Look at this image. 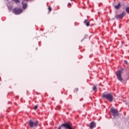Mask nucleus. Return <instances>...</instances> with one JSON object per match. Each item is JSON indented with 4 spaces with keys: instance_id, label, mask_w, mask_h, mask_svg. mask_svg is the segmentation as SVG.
Here are the masks:
<instances>
[{
    "instance_id": "nucleus-1",
    "label": "nucleus",
    "mask_w": 129,
    "mask_h": 129,
    "mask_svg": "<svg viewBox=\"0 0 129 129\" xmlns=\"http://www.w3.org/2000/svg\"><path fill=\"white\" fill-rule=\"evenodd\" d=\"M102 97L107 99L110 102H112L113 100V96L110 94H103Z\"/></svg>"
},
{
    "instance_id": "nucleus-2",
    "label": "nucleus",
    "mask_w": 129,
    "mask_h": 129,
    "mask_svg": "<svg viewBox=\"0 0 129 129\" xmlns=\"http://www.w3.org/2000/svg\"><path fill=\"white\" fill-rule=\"evenodd\" d=\"M58 129H73L72 125L69 123L62 124Z\"/></svg>"
},
{
    "instance_id": "nucleus-3",
    "label": "nucleus",
    "mask_w": 129,
    "mask_h": 129,
    "mask_svg": "<svg viewBox=\"0 0 129 129\" xmlns=\"http://www.w3.org/2000/svg\"><path fill=\"white\" fill-rule=\"evenodd\" d=\"M39 123V122L38 120H30L29 122V124L30 126V127H35L36 126H38V124Z\"/></svg>"
},
{
    "instance_id": "nucleus-4",
    "label": "nucleus",
    "mask_w": 129,
    "mask_h": 129,
    "mask_svg": "<svg viewBox=\"0 0 129 129\" xmlns=\"http://www.w3.org/2000/svg\"><path fill=\"white\" fill-rule=\"evenodd\" d=\"M121 71H118L116 72V75L117 76V78L118 80L120 81L121 82H122L123 81V79L122 77H121Z\"/></svg>"
},
{
    "instance_id": "nucleus-5",
    "label": "nucleus",
    "mask_w": 129,
    "mask_h": 129,
    "mask_svg": "<svg viewBox=\"0 0 129 129\" xmlns=\"http://www.w3.org/2000/svg\"><path fill=\"white\" fill-rule=\"evenodd\" d=\"M13 12L15 15H20L23 13V10L20 8H16L13 10Z\"/></svg>"
},
{
    "instance_id": "nucleus-6",
    "label": "nucleus",
    "mask_w": 129,
    "mask_h": 129,
    "mask_svg": "<svg viewBox=\"0 0 129 129\" xmlns=\"http://www.w3.org/2000/svg\"><path fill=\"white\" fill-rule=\"evenodd\" d=\"M111 112L112 113V115H113V116H118L119 113L117 110L113 108H111Z\"/></svg>"
},
{
    "instance_id": "nucleus-7",
    "label": "nucleus",
    "mask_w": 129,
    "mask_h": 129,
    "mask_svg": "<svg viewBox=\"0 0 129 129\" xmlns=\"http://www.w3.org/2000/svg\"><path fill=\"white\" fill-rule=\"evenodd\" d=\"M126 15L125 12H123L120 15H116L115 16V19H122L123 17H124Z\"/></svg>"
},
{
    "instance_id": "nucleus-8",
    "label": "nucleus",
    "mask_w": 129,
    "mask_h": 129,
    "mask_svg": "<svg viewBox=\"0 0 129 129\" xmlns=\"http://www.w3.org/2000/svg\"><path fill=\"white\" fill-rule=\"evenodd\" d=\"M95 126H96V123H95L94 121H92L90 123V128L93 129V128L95 127Z\"/></svg>"
},
{
    "instance_id": "nucleus-9",
    "label": "nucleus",
    "mask_w": 129,
    "mask_h": 129,
    "mask_svg": "<svg viewBox=\"0 0 129 129\" xmlns=\"http://www.w3.org/2000/svg\"><path fill=\"white\" fill-rule=\"evenodd\" d=\"M22 4L23 5V8L24 10H26L28 7V5H27V4H24V2L22 3Z\"/></svg>"
},
{
    "instance_id": "nucleus-10",
    "label": "nucleus",
    "mask_w": 129,
    "mask_h": 129,
    "mask_svg": "<svg viewBox=\"0 0 129 129\" xmlns=\"http://www.w3.org/2000/svg\"><path fill=\"white\" fill-rule=\"evenodd\" d=\"M121 5H120V3H118V5H116L115 6V8L116 9V10H118V9H119V8H120L121 7Z\"/></svg>"
},
{
    "instance_id": "nucleus-11",
    "label": "nucleus",
    "mask_w": 129,
    "mask_h": 129,
    "mask_svg": "<svg viewBox=\"0 0 129 129\" xmlns=\"http://www.w3.org/2000/svg\"><path fill=\"white\" fill-rule=\"evenodd\" d=\"M126 12L129 15V7H127L125 9Z\"/></svg>"
},
{
    "instance_id": "nucleus-12",
    "label": "nucleus",
    "mask_w": 129,
    "mask_h": 129,
    "mask_svg": "<svg viewBox=\"0 0 129 129\" xmlns=\"http://www.w3.org/2000/svg\"><path fill=\"white\" fill-rule=\"evenodd\" d=\"M97 89V88H96V86H93V90L94 91H96V90Z\"/></svg>"
},
{
    "instance_id": "nucleus-13",
    "label": "nucleus",
    "mask_w": 129,
    "mask_h": 129,
    "mask_svg": "<svg viewBox=\"0 0 129 129\" xmlns=\"http://www.w3.org/2000/svg\"><path fill=\"white\" fill-rule=\"evenodd\" d=\"M13 1L16 3V4H18V3L20 4V0H13Z\"/></svg>"
},
{
    "instance_id": "nucleus-14",
    "label": "nucleus",
    "mask_w": 129,
    "mask_h": 129,
    "mask_svg": "<svg viewBox=\"0 0 129 129\" xmlns=\"http://www.w3.org/2000/svg\"><path fill=\"white\" fill-rule=\"evenodd\" d=\"M48 10H49V12L52 11V8H51V6L48 7Z\"/></svg>"
},
{
    "instance_id": "nucleus-15",
    "label": "nucleus",
    "mask_w": 129,
    "mask_h": 129,
    "mask_svg": "<svg viewBox=\"0 0 129 129\" xmlns=\"http://www.w3.org/2000/svg\"><path fill=\"white\" fill-rule=\"evenodd\" d=\"M86 25L87 26V27H89V26H90V23H89V22H87V23H86Z\"/></svg>"
},
{
    "instance_id": "nucleus-16",
    "label": "nucleus",
    "mask_w": 129,
    "mask_h": 129,
    "mask_svg": "<svg viewBox=\"0 0 129 129\" xmlns=\"http://www.w3.org/2000/svg\"><path fill=\"white\" fill-rule=\"evenodd\" d=\"M78 91V88H76L74 90V92H77Z\"/></svg>"
},
{
    "instance_id": "nucleus-17",
    "label": "nucleus",
    "mask_w": 129,
    "mask_h": 129,
    "mask_svg": "<svg viewBox=\"0 0 129 129\" xmlns=\"http://www.w3.org/2000/svg\"><path fill=\"white\" fill-rule=\"evenodd\" d=\"M37 108H38V105H35L34 106V110H36V109H37Z\"/></svg>"
},
{
    "instance_id": "nucleus-18",
    "label": "nucleus",
    "mask_w": 129,
    "mask_h": 129,
    "mask_svg": "<svg viewBox=\"0 0 129 129\" xmlns=\"http://www.w3.org/2000/svg\"><path fill=\"white\" fill-rule=\"evenodd\" d=\"M87 23H88V20H85L84 21V24H86Z\"/></svg>"
},
{
    "instance_id": "nucleus-19",
    "label": "nucleus",
    "mask_w": 129,
    "mask_h": 129,
    "mask_svg": "<svg viewBox=\"0 0 129 129\" xmlns=\"http://www.w3.org/2000/svg\"><path fill=\"white\" fill-rule=\"evenodd\" d=\"M56 109H59V110H60V106L56 107Z\"/></svg>"
},
{
    "instance_id": "nucleus-20",
    "label": "nucleus",
    "mask_w": 129,
    "mask_h": 129,
    "mask_svg": "<svg viewBox=\"0 0 129 129\" xmlns=\"http://www.w3.org/2000/svg\"><path fill=\"white\" fill-rule=\"evenodd\" d=\"M68 7H71V3H69L68 5Z\"/></svg>"
},
{
    "instance_id": "nucleus-21",
    "label": "nucleus",
    "mask_w": 129,
    "mask_h": 129,
    "mask_svg": "<svg viewBox=\"0 0 129 129\" xmlns=\"http://www.w3.org/2000/svg\"><path fill=\"white\" fill-rule=\"evenodd\" d=\"M124 62H125V63L127 64V61L125 60V61H124Z\"/></svg>"
},
{
    "instance_id": "nucleus-22",
    "label": "nucleus",
    "mask_w": 129,
    "mask_h": 129,
    "mask_svg": "<svg viewBox=\"0 0 129 129\" xmlns=\"http://www.w3.org/2000/svg\"><path fill=\"white\" fill-rule=\"evenodd\" d=\"M71 2H75L76 0H71Z\"/></svg>"
}]
</instances>
